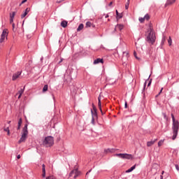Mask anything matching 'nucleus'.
Wrapping results in <instances>:
<instances>
[{
    "mask_svg": "<svg viewBox=\"0 0 179 179\" xmlns=\"http://www.w3.org/2000/svg\"><path fill=\"white\" fill-rule=\"evenodd\" d=\"M148 36H147V41L149 44H155V41H156V35L155 34V31L153 28H152V25H150V28L148 29Z\"/></svg>",
    "mask_w": 179,
    "mask_h": 179,
    "instance_id": "f03ea898",
    "label": "nucleus"
},
{
    "mask_svg": "<svg viewBox=\"0 0 179 179\" xmlns=\"http://www.w3.org/2000/svg\"><path fill=\"white\" fill-rule=\"evenodd\" d=\"M20 127H21V126H17V130L20 129Z\"/></svg>",
    "mask_w": 179,
    "mask_h": 179,
    "instance_id": "49530a36",
    "label": "nucleus"
},
{
    "mask_svg": "<svg viewBox=\"0 0 179 179\" xmlns=\"http://www.w3.org/2000/svg\"><path fill=\"white\" fill-rule=\"evenodd\" d=\"M61 26L62 27H66L68 26V22H66V20H64L61 22Z\"/></svg>",
    "mask_w": 179,
    "mask_h": 179,
    "instance_id": "aec40b11",
    "label": "nucleus"
},
{
    "mask_svg": "<svg viewBox=\"0 0 179 179\" xmlns=\"http://www.w3.org/2000/svg\"><path fill=\"white\" fill-rule=\"evenodd\" d=\"M8 124H10V121L8 122Z\"/></svg>",
    "mask_w": 179,
    "mask_h": 179,
    "instance_id": "5fc2aeb1",
    "label": "nucleus"
},
{
    "mask_svg": "<svg viewBox=\"0 0 179 179\" xmlns=\"http://www.w3.org/2000/svg\"><path fill=\"white\" fill-rule=\"evenodd\" d=\"M176 170L178 171H179V166H178V165H176Z\"/></svg>",
    "mask_w": 179,
    "mask_h": 179,
    "instance_id": "e433bc0d",
    "label": "nucleus"
},
{
    "mask_svg": "<svg viewBox=\"0 0 179 179\" xmlns=\"http://www.w3.org/2000/svg\"><path fill=\"white\" fill-rule=\"evenodd\" d=\"M24 92V89H20L18 91V92L16 94L15 96H17V94H19L18 99H20L22 97V95L23 94Z\"/></svg>",
    "mask_w": 179,
    "mask_h": 179,
    "instance_id": "2eb2a0df",
    "label": "nucleus"
},
{
    "mask_svg": "<svg viewBox=\"0 0 179 179\" xmlns=\"http://www.w3.org/2000/svg\"><path fill=\"white\" fill-rule=\"evenodd\" d=\"M134 55L135 58H136V59H139V58H138V56H136V52H134Z\"/></svg>",
    "mask_w": 179,
    "mask_h": 179,
    "instance_id": "72a5a7b5",
    "label": "nucleus"
},
{
    "mask_svg": "<svg viewBox=\"0 0 179 179\" xmlns=\"http://www.w3.org/2000/svg\"><path fill=\"white\" fill-rule=\"evenodd\" d=\"M43 145H45V146H52V145H54V137H46L43 141Z\"/></svg>",
    "mask_w": 179,
    "mask_h": 179,
    "instance_id": "20e7f679",
    "label": "nucleus"
},
{
    "mask_svg": "<svg viewBox=\"0 0 179 179\" xmlns=\"http://www.w3.org/2000/svg\"><path fill=\"white\" fill-rule=\"evenodd\" d=\"M136 167V165H134L133 166H131L130 169H129L128 170L126 171V173H131V171H134V170H135Z\"/></svg>",
    "mask_w": 179,
    "mask_h": 179,
    "instance_id": "a211bd4d",
    "label": "nucleus"
},
{
    "mask_svg": "<svg viewBox=\"0 0 179 179\" xmlns=\"http://www.w3.org/2000/svg\"><path fill=\"white\" fill-rule=\"evenodd\" d=\"M27 127H28V124H25L22 129V137L19 141V143H22V142H24V141L27 139V135H29V131H27Z\"/></svg>",
    "mask_w": 179,
    "mask_h": 179,
    "instance_id": "7ed1b4c3",
    "label": "nucleus"
},
{
    "mask_svg": "<svg viewBox=\"0 0 179 179\" xmlns=\"http://www.w3.org/2000/svg\"><path fill=\"white\" fill-rule=\"evenodd\" d=\"M124 108H128V102L125 101Z\"/></svg>",
    "mask_w": 179,
    "mask_h": 179,
    "instance_id": "473e14b6",
    "label": "nucleus"
},
{
    "mask_svg": "<svg viewBox=\"0 0 179 179\" xmlns=\"http://www.w3.org/2000/svg\"><path fill=\"white\" fill-rule=\"evenodd\" d=\"M151 83H152V82L150 81V82L148 83V86H150Z\"/></svg>",
    "mask_w": 179,
    "mask_h": 179,
    "instance_id": "c03bdc74",
    "label": "nucleus"
},
{
    "mask_svg": "<svg viewBox=\"0 0 179 179\" xmlns=\"http://www.w3.org/2000/svg\"><path fill=\"white\" fill-rule=\"evenodd\" d=\"M18 126H19V127H22V124H20V123H18Z\"/></svg>",
    "mask_w": 179,
    "mask_h": 179,
    "instance_id": "8fccbe9b",
    "label": "nucleus"
},
{
    "mask_svg": "<svg viewBox=\"0 0 179 179\" xmlns=\"http://www.w3.org/2000/svg\"><path fill=\"white\" fill-rule=\"evenodd\" d=\"M156 141H157V140L155 139V141H148V142L147 143V146H148V147L152 146V145L155 144V142H156Z\"/></svg>",
    "mask_w": 179,
    "mask_h": 179,
    "instance_id": "5701e85b",
    "label": "nucleus"
},
{
    "mask_svg": "<svg viewBox=\"0 0 179 179\" xmlns=\"http://www.w3.org/2000/svg\"><path fill=\"white\" fill-rule=\"evenodd\" d=\"M95 27L94 24H92L90 22H87L85 24V27Z\"/></svg>",
    "mask_w": 179,
    "mask_h": 179,
    "instance_id": "4be33fe9",
    "label": "nucleus"
},
{
    "mask_svg": "<svg viewBox=\"0 0 179 179\" xmlns=\"http://www.w3.org/2000/svg\"><path fill=\"white\" fill-rule=\"evenodd\" d=\"M8 29H3L1 35V38H0V43H3V41H5V38H6V40H8Z\"/></svg>",
    "mask_w": 179,
    "mask_h": 179,
    "instance_id": "423d86ee",
    "label": "nucleus"
},
{
    "mask_svg": "<svg viewBox=\"0 0 179 179\" xmlns=\"http://www.w3.org/2000/svg\"><path fill=\"white\" fill-rule=\"evenodd\" d=\"M16 15V12L13 11L10 13V23H13V19L15 18V15Z\"/></svg>",
    "mask_w": 179,
    "mask_h": 179,
    "instance_id": "9b49d317",
    "label": "nucleus"
},
{
    "mask_svg": "<svg viewBox=\"0 0 179 179\" xmlns=\"http://www.w3.org/2000/svg\"><path fill=\"white\" fill-rule=\"evenodd\" d=\"M42 177H45V165L43 164L42 165Z\"/></svg>",
    "mask_w": 179,
    "mask_h": 179,
    "instance_id": "6ab92c4d",
    "label": "nucleus"
},
{
    "mask_svg": "<svg viewBox=\"0 0 179 179\" xmlns=\"http://www.w3.org/2000/svg\"><path fill=\"white\" fill-rule=\"evenodd\" d=\"M163 140H161L158 142V146H162L163 145Z\"/></svg>",
    "mask_w": 179,
    "mask_h": 179,
    "instance_id": "7c9ffc66",
    "label": "nucleus"
},
{
    "mask_svg": "<svg viewBox=\"0 0 179 179\" xmlns=\"http://www.w3.org/2000/svg\"><path fill=\"white\" fill-rule=\"evenodd\" d=\"M129 1L130 0H127V2L125 4V9H128V8H129Z\"/></svg>",
    "mask_w": 179,
    "mask_h": 179,
    "instance_id": "cd10ccee",
    "label": "nucleus"
},
{
    "mask_svg": "<svg viewBox=\"0 0 179 179\" xmlns=\"http://www.w3.org/2000/svg\"><path fill=\"white\" fill-rule=\"evenodd\" d=\"M166 39L165 38H164V41H165Z\"/></svg>",
    "mask_w": 179,
    "mask_h": 179,
    "instance_id": "6e6d98bb",
    "label": "nucleus"
},
{
    "mask_svg": "<svg viewBox=\"0 0 179 179\" xmlns=\"http://www.w3.org/2000/svg\"><path fill=\"white\" fill-rule=\"evenodd\" d=\"M12 24V26H13V30H15V23H11Z\"/></svg>",
    "mask_w": 179,
    "mask_h": 179,
    "instance_id": "58836bf2",
    "label": "nucleus"
},
{
    "mask_svg": "<svg viewBox=\"0 0 179 179\" xmlns=\"http://www.w3.org/2000/svg\"><path fill=\"white\" fill-rule=\"evenodd\" d=\"M144 19L145 20H149V19H150V17L149 16V15L147 14L145 15Z\"/></svg>",
    "mask_w": 179,
    "mask_h": 179,
    "instance_id": "c85d7f7f",
    "label": "nucleus"
},
{
    "mask_svg": "<svg viewBox=\"0 0 179 179\" xmlns=\"http://www.w3.org/2000/svg\"><path fill=\"white\" fill-rule=\"evenodd\" d=\"M138 20L141 23H143L145 22V17H140Z\"/></svg>",
    "mask_w": 179,
    "mask_h": 179,
    "instance_id": "c756f323",
    "label": "nucleus"
},
{
    "mask_svg": "<svg viewBox=\"0 0 179 179\" xmlns=\"http://www.w3.org/2000/svg\"><path fill=\"white\" fill-rule=\"evenodd\" d=\"M46 179H53L52 177L46 178Z\"/></svg>",
    "mask_w": 179,
    "mask_h": 179,
    "instance_id": "de8ad7c7",
    "label": "nucleus"
},
{
    "mask_svg": "<svg viewBox=\"0 0 179 179\" xmlns=\"http://www.w3.org/2000/svg\"><path fill=\"white\" fill-rule=\"evenodd\" d=\"M48 90V85H45L43 88V93H45Z\"/></svg>",
    "mask_w": 179,
    "mask_h": 179,
    "instance_id": "a878e982",
    "label": "nucleus"
},
{
    "mask_svg": "<svg viewBox=\"0 0 179 179\" xmlns=\"http://www.w3.org/2000/svg\"><path fill=\"white\" fill-rule=\"evenodd\" d=\"M129 58V53L128 52H123V56L122 57V61L123 62H127L128 61V59Z\"/></svg>",
    "mask_w": 179,
    "mask_h": 179,
    "instance_id": "6e6552de",
    "label": "nucleus"
},
{
    "mask_svg": "<svg viewBox=\"0 0 179 179\" xmlns=\"http://www.w3.org/2000/svg\"><path fill=\"white\" fill-rule=\"evenodd\" d=\"M79 174H80V172H79L77 169H74L71 171L69 176L70 177H73V178H76L77 177H79Z\"/></svg>",
    "mask_w": 179,
    "mask_h": 179,
    "instance_id": "0eeeda50",
    "label": "nucleus"
},
{
    "mask_svg": "<svg viewBox=\"0 0 179 179\" xmlns=\"http://www.w3.org/2000/svg\"><path fill=\"white\" fill-rule=\"evenodd\" d=\"M30 12V8H27L24 13L21 15V19H23L24 17H26L27 16V14Z\"/></svg>",
    "mask_w": 179,
    "mask_h": 179,
    "instance_id": "f8f14e48",
    "label": "nucleus"
},
{
    "mask_svg": "<svg viewBox=\"0 0 179 179\" xmlns=\"http://www.w3.org/2000/svg\"><path fill=\"white\" fill-rule=\"evenodd\" d=\"M96 118H94V120H93V117H92V124H94V120H95Z\"/></svg>",
    "mask_w": 179,
    "mask_h": 179,
    "instance_id": "ea45409f",
    "label": "nucleus"
},
{
    "mask_svg": "<svg viewBox=\"0 0 179 179\" xmlns=\"http://www.w3.org/2000/svg\"><path fill=\"white\" fill-rule=\"evenodd\" d=\"M17 159H20V155H18L17 157Z\"/></svg>",
    "mask_w": 179,
    "mask_h": 179,
    "instance_id": "37998d69",
    "label": "nucleus"
},
{
    "mask_svg": "<svg viewBox=\"0 0 179 179\" xmlns=\"http://www.w3.org/2000/svg\"><path fill=\"white\" fill-rule=\"evenodd\" d=\"M160 178L163 179V175H161Z\"/></svg>",
    "mask_w": 179,
    "mask_h": 179,
    "instance_id": "09e8293b",
    "label": "nucleus"
},
{
    "mask_svg": "<svg viewBox=\"0 0 179 179\" xmlns=\"http://www.w3.org/2000/svg\"><path fill=\"white\" fill-rule=\"evenodd\" d=\"M111 5H113V1H111V2L109 3V6H111Z\"/></svg>",
    "mask_w": 179,
    "mask_h": 179,
    "instance_id": "a18cd8bd",
    "label": "nucleus"
},
{
    "mask_svg": "<svg viewBox=\"0 0 179 179\" xmlns=\"http://www.w3.org/2000/svg\"><path fill=\"white\" fill-rule=\"evenodd\" d=\"M18 124H22V118H20L19 120H18Z\"/></svg>",
    "mask_w": 179,
    "mask_h": 179,
    "instance_id": "f704fd0d",
    "label": "nucleus"
},
{
    "mask_svg": "<svg viewBox=\"0 0 179 179\" xmlns=\"http://www.w3.org/2000/svg\"><path fill=\"white\" fill-rule=\"evenodd\" d=\"M92 106H93L94 112L93 110H91V113H92V118L94 120V118H96L97 117V109L96 108V106H94V104H92Z\"/></svg>",
    "mask_w": 179,
    "mask_h": 179,
    "instance_id": "1a4fd4ad",
    "label": "nucleus"
},
{
    "mask_svg": "<svg viewBox=\"0 0 179 179\" xmlns=\"http://www.w3.org/2000/svg\"><path fill=\"white\" fill-rule=\"evenodd\" d=\"M103 59L98 58L94 61V64L96 65L97 64H103Z\"/></svg>",
    "mask_w": 179,
    "mask_h": 179,
    "instance_id": "dca6fc26",
    "label": "nucleus"
},
{
    "mask_svg": "<svg viewBox=\"0 0 179 179\" xmlns=\"http://www.w3.org/2000/svg\"><path fill=\"white\" fill-rule=\"evenodd\" d=\"M163 92V88L161 89L159 93L156 96V97H159L160 96V94Z\"/></svg>",
    "mask_w": 179,
    "mask_h": 179,
    "instance_id": "2f4dec72",
    "label": "nucleus"
},
{
    "mask_svg": "<svg viewBox=\"0 0 179 179\" xmlns=\"http://www.w3.org/2000/svg\"><path fill=\"white\" fill-rule=\"evenodd\" d=\"M27 2V0H23L22 2H21V4H23L24 3Z\"/></svg>",
    "mask_w": 179,
    "mask_h": 179,
    "instance_id": "4c0bfd02",
    "label": "nucleus"
},
{
    "mask_svg": "<svg viewBox=\"0 0 179 179\" xmlns=\"http://www.w3.org/2000/svg\"><path fill=\"white\" fill-rule=\"evenodd\" d=\"M117 29L118 30H122V29H124V25L122 24H117L115 28V31L117 30Z\"/></svg>",
    "mask_w": 179,
    "mask_h": 179,
    "instance_id": "f3484780",
    "label": "nucleus"
},
{
    "mask_svg": "<svg viewBox=\"0 0 179 179\" xmlns=\"http://www.w3.org/2000/svg\"><path fill=\"white\" fill-rule=\"evenodd\" d=\"M116 15H117V19H122V14L119 13L118 10H116Z\"/></svg>",
    "mask_w": 179,
    "mask_h": 179,
    "instance_id": "393cba45",
    "label": "nucleus"
},
{
    "mask_svg": "<svg viewBox=\"0 0 179 179\" xmlns=\"http://www.w3.org/2000/svg\"><path fill=\"white\" fill-rule=\"evenodd\" d=\"M105 17H106V18L108 17V15H106Z\"/></svg>",
    "mask_w": 179,
    "mask_h": 179,
    "instance_id": "603ef678",
    "label": "nucleus"
},
{
    "mask_svg": "<svg viewBox=\"0 0 179 179\" xmlns=\"http://www.w3.org/2000/svg\"><path fill=\"white\" fill-rule=\"evenodd\" d=\"M174 2H176V0H168L165 5L166 6H167V5H173Z\"/></svg>",
    "mask_w": 179,
    "mask_h": 179,
    "instance_id": "412c9836",
    "label": "nucleus"
},
{
    "mask_svg": "<svg viewBox=\"0 0 179 179\" xmlns=\"http://www.w3.org/2000/svg\"><path fill=\"white\" fill-rule=\"evenodd\" d=\"M98 107H99L101 114H103V110L101 109V95H99L98 97Z\"/></svg>",
    "mask_w": 179,
    "mask_h": 179,
    "instance_id": "9d476101",
    "label": "nucleus"
},
{
    "mask_svg": "<svg viewBox=\"0 0 179 179\" xmlns=\"http://www.w3.org/2000/svg\"><path fill=\"white\" fill-rule=\"evenodd\" d=\"M172 43H173V41L171 40V36H169L168 39L169 45H171Z\"/></svg>",
    "mask_w": 179,
    "mask_h": 179,
    "instance_id": "bb28decb",
    "label": "nucleus"
},
{
    "mask_svg": "<svg viewBox=\"0 0 179 179\" xmlns=\"http://www.w3.org/2000/svg\"><path fill=\"white\" fill-rule=\"evenodd\" d=\"M164 117H166V115H164Z\"/></svg>",
    "mask_w": 179,
    "mask_h": 179,
    "instance_id": "4d7b16f0",
    "label": "nucleus"
},
{
    "mask_svg": "<svg viewBox=\"0 0 179 179\" xmlns=\"http://www.w3.org/2000/svg\"><path fill=\"white\" fill-rule=\"evenodd\" d=\"M20 75H22L21 72H17L15 74H13V80H16V79H17L19 78V76H20Z\"/></svg>",
    "mask_w": 179,
    "mask_h": 179,
    "instance_id": "4468645a",
    "label": "nucleus"
},
{
    "mask_svg": "<svg viewBox=\"0 0 179 179\" xmlns=\"http://www.w3.org/2000/svg\"><path fill=\"white\" fill-rule=\"evenodd\" d=\"M172 117V129H173V136L172 139L174 141L176 138H177V135H178V129H179V122L178 120H176V118L174 117V115L171 114Z\"/></svg>",
    "mask_w": 179,
    "mask_h": 179,
    "instance_id": "f257e3e1",
    "label": "nucleus"
},
{
    "mask_svg": "<svg viewBox=\"0 0 179 179\" xmlns=\"http://www.w3.org/2000/svg\"><path fill=\"white\" fill-rule=\"evenodd\" d=\"M164 174V171H162V175L163 176Z\"/></svg>",
    "mask_w": 179,
    "mask_h": 179,
    "instance_id": "3c124183",
    "label": "nucleus"
},
{
    "mask_svg": "<svg viewBox=\"0 0 179 179\" xmlns=\"http://www.w3.org/2000/svg\"><path fill=\"white\" fill-rule=\"evenodd\" d=\"M64 61V59H61V60L59 61V64H61V62H62Z\"/></svg>",
    "mask_w": 179,
    "mask_h": 179,
    "instance_id": "79ce46f5",
    "label": "nucleus"
},
{
    "mask_svg": "<svg viewBox=\"0 0 179 179\" xmlns=\"http://www.w3.org/2000/svg\"><path fill=\"white\" fill-rule=\"evenodd\" d=\"M84 25L83 24H80L77 28V31H80V30H83Z\"/></svg>",
    "mask_w": 179,
    "mask_h": 179,
    "instance_id": "b1692460",
    "label": "nucleus"
},
{
    "mask_svg": "<svg viewBox=\"0 0 179 179\" xmlns=\"http://www.w3.org/2000/svg\"><path fill=\"white\" fill-rule=\"evenodd\" d=\"M115 152V149L114 148H108L104 150V153H114Z\"/></svg>",
    "mask_w": 179,
    "mask_h": 179,
    "instance_id": "ddd939ff",
    "label": "nucleus"
},
{
    "mask_svg": "<svg viewBox=\"0 0 179 179\" xmlns=\"http://www.w3.org/2000/svg\"><path fill=\"white\" fill-rule=\"evenodd\" d=\"M146 87V83H145V85H144V87Z\"/></svg>",
    "mask_w": 179,
    "mask_h": 179,
    "instance_id": "864d4df0",
    "label": "nucleus"
},
{
    "mask_svg": "<svg viewBox=\"0 0 179 179\" xmlns=\"http://www.w3.org/2000/svg\"><path fill=\"white\" fill-rule=\"evenodd\" d=\"M3 131H5L6 132H9V127L4 129Z\"/></svg>",
    "mask_w": 179,
    "mask_h": 179,
    "instance_id": "c9c22d12",
    "label": "nucleus"
},
{
    "mask_svg": "<svg viewBox=\"0 0 179 179\" xmlns=\"http://www.w3.org/2000/svg\"><path fill=\"white\" fill-rule=\"evenodd\" d=\"M116 157H120V159H127V160H131L134 159V157L131 154H115Z\"/></svg>",
    "mask_w": 179,
    "mask_h": 179,
    "instance_id": "39448f33",
    "label": "nucleus"
},
{
    "mask_svg": "<svg viewBox=\"0 0 179 179\" xmlns=\"http://www.w3.org/2000/svg\"><path fill=\"white\" fill-rule=\"evenodd\" d=\"M7 135H10V130H8V131H7Z\"/></svg>",
    "mask_w": 179,
    "mask_h": 179,
    "instance_id": "a19ab883",
    "label": "nucleus"
}]
</instances>
